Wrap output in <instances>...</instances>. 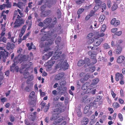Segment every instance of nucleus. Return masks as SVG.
<instances>
[{
  "label": "nucleus",
  "mask_w": 125,
  "mask_h": 125,
  "mask_svg": "<svg viewBox=\"0 0 125 125\" xmlns=\"http://www.w3.org/2000/svg\"><path fill=\"white\" fill-rule=\"evenodd\" d=\"M92 12H93V14H92L90 13L89 15H87L85 17V19L86 20H88L91 16H92L93 15L94 12H93V11H92L91 12V13H92Z\"/></svg>",
  "instance_id": "41"
},
{
  "label": "nucleus",
  "mask_w": 125,
  "mask_h": 125,
  "mask_svg": "<svg viewBox=\"0 0 125 125\" xmlns=\"http://www.w3.org/2000/svg\"><path fill=\"white\" fill-rule=\"evenodd\" d=\"M106 29V25L105 24H103L102 25L101 29L100 30V32L103 33L104 32Z\"/></svg>",
  "instance_id": "37"
},
{
  "label": "nucleus",
  "mask_w": 125,
  "mask_h": 125,
  "mask_svg": "<svg viewBox=\"0 0 125 125\" xmlns=\"http://www.w3.org/2000/svg\"><path fill=\"white\" fill-rule=\"evenodd\" d=\"M93 34L92 33H90L88 34L87 36V38L89 39L91 38L93 36Z\"/></svg>",
  "instance_id": "49"
},
{
  "label": "nucleus",
  "mask_w": 125,
  "mask_h": 125,
  "mask_svg": "<svg viewBox=\"0 0 125 125\" xmlns=\"http://www.w3.org/2000/svg\"><path fill=\"white\" fill-rule=\"evenodd\" d=\"M25 31L24 30H21V29L19 34V37H21Z\"/></svg>",
  "instance_id": "54"
},
{
  "label": "nucleus",
  "mask_w": 125,
  "mask_h": 125,
  "mask_svg": "<svg viewBox=\"0 0 125 125\" xmlns=\"http://www.w3.org/2000/svg\"><path fill=\"white\" fill-rule=\"evenodd\" d=\"M5 28H4L2 31L1 33L0 34V37H3V36L5 35Z\"/></svg>",
  "instance_id": "47"
},
{
  "label": "nucleus",
  "mask_w": 125,
  "mask_h": 125,
  "mask_svg": "<svg viewBox=\"0 0 125 125\" xmlns=\"http://www.w3.org/2000/svg\"><path fill=\"white\" fill-rule=\"evenodd\" d=\"M32 86V85L31 84H30L26 86L24 89V90L26 92H29L31 91V87Z\"/></svg>",
  "instance_id": "25"
},
{
  "label": "nucleus",
  "mask_w": 125,
  "mask_h": 125,
  "mask_svg": "<svg viewBox=\"0 0 125 125\" xmlns=\"http://www.w3.org/2000/svg\"><path fill=\"white\" fill-rule=\"evenodd\" d=\"M52 19L51 18H47L43 21V23L46 25H49L52 22Z\"/></svg>",
  "instance_id": "20"
},
{
  "label": "nucleus",
  "mask_w": 125,
  "mask_h": 125,
  "mask_svg": "<svg viewBox=\"0 0 125 125\" xmlns=\"http://www.w3.org/2000/svg\"><path fill=\"white\" fill-rule=\"evenodd\" d=\"M124 76L121 74L117 73L115 74V79L116 80L118 81L119 79H123Z\"/></svg>",
  "instance_id": "16"
},
{
  "label": "nucleus",
  "mask_w": 125,
  "mask_h": 125,
  "mask_svg": "<svg viewBox=\"0 0 125 125\" xmlns=\"http://www.w3.org/2000/svg\"><path fill=\"white\" fill-rule=\"evenodd\" d=\"M65 56L64 54H62L61 56H60V58L59 60H60V62H59V64L60 65L62 63V62L65 58Z\"/></svg>",
  "instance_id": "26"
},
{
  "label": "nucleus",
  "mask_w": 125,
  "mask_h": 125,
  "mask_svg": "<svg viewBox=\"0 0 125 125\" xmlns=\"http://www.w3.org/2000/svg\"><path fill=\"white\" fill-rule=\"evenodd\" d=\"M10 119L11 122H13L14 120V118L12 115H11L10 116Z\"/></svg>",
  "instance_id": "56"
},
{
  "label": "nucleus",
  "mask_w": 125,
  "mask_h": 125,
  "mask_svg": "<svg viewBox=\"0 0 125 125\" xmlns=\"http://www.w3.org/2000/svg\"><path fill=\"white\" fill-rule=\"evenodd\" d=\"M90 84L88 83H85L82 86V89L83 90H85L87 89L89 87Z\"/></svg>",
  "instance_id": "28"
},
{
  "label": "nucleus",
  "mask_w": 125,
  "mask_h": 125,
  "mask_svg": "<svg viewBox=\"0 0 125 125\" xmlns=\"http://www.w3.org/2000/svg\"><path fill=\"white\" fill-rule=\"evenodd\" d=\"M90 75L89 74L87 73L85 75L84 77V79L85 81L87 80L90 77Z\"/></svg>",
  "instance_id": "48"
},
{
  "label": "nucleus",
  "mask_w": 125,
  "mask_h": 125,
  "mask_svg": "<svg viewBox=\"0 0 125 125\" xmlns=\"http://www.w3.org/2000/svg\"><path fill=\"white\" fill-rule=\"evenodd\" d=\"M99 79L98 78H96L94 79L93 80L91 84V86L93 87L94 85L96 84L99 82Z\"/></svg>",
  "instance_id": "27"
},
{
  "label": "nucleus",
  "mask_w": 125,
  "mask_h": 125,
  "mask_svg": "<svg viewBox=\"0 0 125 125\" xmlns=\"http://www.w3.org/2000/svg\"><path fill=\"white\" fill-rule=\"evenodd\" d=\"M111 24L114 26L116 27L120 24V21L118 20H116L115 18L113 19L111 21Z\"/></svg>",
  "instance_id": "13"
},
{
  "label": "nucleus",
  "mask_w": 125,
  "mask_h": 125,
  "mask_svg": "<svg viewBox=\"0 0 125 125\" xmlns=\"http://www.w3.org/2000/svg\"><path fill=\"white\" fill-rule=\"evenodd\" d=\"M96 91V89H92L89 88L87 90V92L88 93H91L92 94H95Z\"/></svg>",
  "instance_id": "29"
},
{
  "label": "nucleus",
  "mask_w": 125,
  "mask_h": 125,
  "mask_svg": "<svg viewBox=\"0 0 125 125\" xmlns=\"http://www.w3.org/2000/svg\"><path fill=\"white\" fill-rule=\"evenodd\" d=\"M117 8V5L116 4H114L112 7V10L113 11L115 10Z\"/></svg>",
  "instance_id": "43"
},
{
  "label": "nucleus",
  "mask_w": 125,
  "mask_h": 125,
  "mask_svg": "<svg viewBox=\"0 0 125 125\" xmlns=\"http://www.w3.org/2000/svg\"><path fill=\"white\" fill-rule=\"evenodd\" d=\"M103 41V39L102 38H101V39H95L94 43L93 44L96 47L98 46L101 44L102 42Z\"/></svg>",
  "instance_id": "11"
},
{
  "label": "nucleus",
  "mask_w": 125,
  "mask_h": 125,
  "mask_svg": "<svg viewBox=\"0 0 125 125\" xmlns=\"http://www.w3.org/2000/svg\"><path fill=\"white\" fill-rule=\"evenodd\" d=\"M23 75L24 78H27L29 76V73L27 71L25 70L23 73Z\"/></svg>",
  "instance_id": "34"
},
{
  "label": "nucleus",
  "mask_w": 125,
  "mask_h": 125,
  "mask_svg": "<svg viewBox=\"0 0 125 125\" xmlns=\"http://www.w3.org/2000/svg\"><path fill=\"white\" fill-rule=\"evenodd\" d=\"M95 69V67H92L89 68L90 72L91 73L93 72L94 71Z\"/></svg>",
  "instance_id": "50"
},
{
  "label": "nucleus",
  "mask_w": 125,
  "mask_h": 125,
  "mask_svg": "<svg viewBox=\"0 0 125 125\" xmlns=\"http://www.w3.org/2000/svg\"><path fill=\"white\" fill-rule=\"evenodd\" d=\"M112 106L114 108H117L119 107L120 105L118 103L115 102L113 104Z\"/></svg>",
  "instance_id": "35"
},
{
  "label": "nucleus",
  "mask_w": 125,
  "mask_h": 125,
  "mask_svg": "<svg viewBox=\"0 0 125 125\" xmlns=\"http://www.w3.org/2000/svg\"><path fill=\"white\" fill-rule=\"evenodd\" d=\"M35 93L34 91H32L30 94L29 97V98L30 104L32 105H34L36 104V101L34 99Z\"/></svg>",
  "instance_id": "5"
},
{
  "label": "nucleus",
  "mask_w": 125,
  "mask_h": 125,
  "mask_svg": "<svg viewBox=\"0 0 125 125\" xmlns=\"http://www.w3.org/2000/svg\"><path fill=\"white\" fill-rule=\"evenodd\" d=\"M6 3V4H5V7L7 8H10L11 7V5L10 3L9 2Z\"/></svg>",
  "instance_id": "52"
},
{
  "label": "nucleus",
  "mask_w": 125,
  "mask_h": 125,
  "mask_svg": "<svg viewBox=\"0 0 125 125\" xmlns=\"http://www.w3.org/2000/svg\"><path fill=\"white\" fill-rule=\"evenodd\" d=\"M58 65L59 66H60L61 68L62 69L64 70H65L68 69L69 67V64L66 61H65L62 64L59 65L58 64Z\"/></svg>",
  "instance_id": "10"
},
{
  "label": "nucleus",
  "mask_w": 125,
  "mask_h": 125,
  "mask_svg": "<svg viewBox=\"0 0 125 125\" xmlns=\"http://www.w3.org/2000/svg\"><path fill=\"white\" fill-rule=\"evenodd\" d=\"M119 102L121 104H123L124 103V101L123 100L120 98L118 99Z\"/></svg>",
  "instance_id": "64"
},
{
  "label": "nucleus",
  "mask_w": 125,
  "mask_h": 125,
  "mask_svg": "<svg viewBox=\"0 0 125 125\" xmlns=\"http://www.w3.org/2000/svg\"><path fill=\"white\" fill-rule=\"evenodd\" d=\"M63 111V110H62L60 108H58L54 110L52 112L53 115L51 118V120L56 121L59 117L58 113H61Z\"/></svg>",
  "instance_id": "2"
},
{
  "label": "nucleus",
  "mask_w": 125,
  "mask_h": 125,
  "mask_svg": "<svg viewBox=\"0 0 125 125\" xmlns=\"http://www.w3.org/2000/svg\"><path fill=\"white\" fill-rule=\"evenodd\" d=\"M107 4L108 7L109 8H110L111 6V2L110 0H108L107 1Z\"/></svg>",
  "instance_id": "55"
},
{
  "label": "nucleus",
  "mask_w": 125,
  "mask_h": 125,
  "mask_svg": "<svg viewBox=\"0 0 125 125\" xmlns=\"http://www.w3.org/2000/svg\"><path fill=\"white\" fill-rule=\"evenodd\" d=\"M90 105H89L86 106L84 109V113L85 114L88 113L89 114H91V111L90 109Z\"/></svg>",
  "instance_id": "15"
},
{
  "label": "nucleus",
  "mask_w": 125,
  "mask_h": 125,
  "mask_svg": "<svg viewBox=\"0 0 125 125\" xmlns=\"http://www.w3.org/2000/svg\"><path fill=\"white\" fill-rule=\"evenodd\" d=\"M5 7V4L0 5V10H1L4 9Z\"/></svg>",
  "instance_id": "62"
},
{
  "label": "nucleus",
  "mask_w": 125,
  "mask_h": 125,
  "mask_svg": "<svg viewBox=\"0 0 125 125\" xmlns=\"http://www.w3.org/2000/svg\"><path fill=\"white\" fill-rule=\"evenodd\" d=\"M53 54V52H50L49 53L45 54L43 56V59L46 60L48 59Z\"/></svg>",
  "instance_id": "18"
},
{
  "label": "nucleus",
  "mask_w": 125,
  "mask_h": 125,
  "mask_svg": "<svg viewBox=\"0 0 125 125\" xmlns=\"http://www.w3.org/2000/svg\"><path fill=\"white\" fill-rule=\"evenodd\" d=\"M102 12H103V11H104V10H105L106 9V4L105 3H103L102 5Z\"/></svg>",
  "instance_id": "53"
},
{
  "label": "nucleus",
  "mask_w": 125,
  "mask_h": 125,
  "mask_svg": "<svg viewBox=\"0 0 125 125\" xmlns=\"http://www.w3.org/2000/svg\"><path fill=\"white\" fill-rule=\"evenodd\" d=\"M84 0H76V3L77 4L79 5L83 3Z\"/></svg>",
  "instance_id": "42"
},
{
  "label": "nucleus",
  "mask_w": 125,
  "mask_h": 125,
  "mask_svg": "<svg viewBox=\"0 0 125 125\" xmlns=\"http://www.w3.org/2000/svg\"><path fill=\"white\" fill-rule=\"evenodd\" d=\"M29 35V34L28 33H27V34L24 36L22 38V40H24L26 39L27 38Z\"/></svg>",
  "instance_id": "61"
},
{
  "label": "nucleus",
  "mask_w": 125,
  "mask_h": 125,
  "mask_svg": "<svg viewBox=\"0 0 125 125\" xmlns=\"http://www.w3.org/2000/svg\"><path fill=\"white\" fill-rule=\"evenodd\" d=\"M84 9L83 8H81L79 9L78 11L77 14H80L83 11Z\"/></svg>",
  "instance_id": "45"
},
{
  "label": "nucleus",
  "mask_w": 125,
  "mask_h": 125,
  "mask_svg": "<svg viewBox=\"0 0 125 125\" xmlns=\"http://www.w3.org/2000/svg\"><path fill=\"white\" fill-rule=\"evenodd\" d=\"M54 30H52L51 31H49L48 32H46L45 34L43 36L41 39V40L42 41H44L45 40H47L48 41L47 43V45L48 46L51 45L53 41L51 39V37L52 36L51 34V33H54Z\"/></svg>",
  "instance_id": "1"
},
{
  "label": "nucleus",
  "mask_w": 125,
  "mask_h": 125,
  "mask_svg": "<svg viewBox=\"0 0 125 125\" xmlns=\"http://www.w3.org/2000/svg\"><path fill=\"white\" fill-rule=\"evenodd\" d=\"M124 59L125 57L124 56L121 55L118 58L117 62L118 63L120 64L124 61Z\"/></svg>",
  "instance_id": "19"
},
{
  "label": "nucleus",
  "mask_w": 125,
  "mask_h": 125,
  "mask_svg": "<svg viewBox=\"0 0 125 125\" xmlns=\"http://www.w3.org/2000/svg\"><path fill=\"white\" fill-rule=\"evenodd\" d=\"M50 106V104L49 103L48 104L44 107V112H46L48 110Z\"/></svg>",
  "instance_id": "38"
},
{
  "label": "nucleus",
  "mask_w": 125,
  "mask_h": 125,
  "mask_svg": "<svg viewBox=\"0 0 125 125\" xmlns=\"http://www.w3.org/2000/svg\"><path fill=\"white\" fill-rule=\"evenodd\" d=\"M105 18V16L103 15H100L99 19V22H101L104 21Z\"/></svg>",
  "instance_id": "33"
},
{
  "label": "nucleus",
  "mask_w": 125,
  "mask_h": 125,
  "mask_svg": "<svg viewBox=\"0 0 125 125\" xmlns=\"http://www.w3.org/2000/svg\"><path fill=\"white\" fill-rule=\"evenodd\" d=\"M122 42V41L121 40H118L116 41V45L117 46V48L116 49L115 52L117 54H120L122 52V48L120 46Z\"/></svg>",
  "instance_id": "6"
},
{
  "label": "nucleus",
  "mask_w": 125,
  "mask_h": 125,
  "mask_svg": "<svg viewBox=\"0 0 125 125\" xmlns=\"http://www.w3.org/2000/svg\"><path fill=\"white\" fill-rule=\"evenodd\" d=\"M103 47L105 49H107L110 48V46L106 43H105L103 44Z\"/></svg>",
  "instance_id": "39"
},
{
  "label": "nucleus",
  "mask_w": 125,
  "mask_h": 125,
  "mask_svg": "<svg viewBox=\"0 0 125 125\" xmlns=\"http://www.w3.org/2000/svg\"><path fill=\"white\" fill-rule=\"evenodd\" d=\"M13 62H14L11 66L10 67V71L11 72H14L15 71V66L16 63V61L15 60V59L13 60Z\"/></svg>",
  "instance_id": "23"
},
{
  "label": "nucleus",
  "mask_w": 125,
  "mask_h": 125,
  "mask_svg": "<svg viewBox=\"0 0 125 125\" xmlns=\"http://www.w3.org/2000/svg\"><path fill=\"white\" fill-rule=\"evenodd\" d=\"M57 22V19L56 17H54L53 19L52 24L53 26Z\"/></svg>",
  "instance_id": "44"
},
{
  "label": "nucleus",
  "mask_w": 125,
  "mask_h": 125,
  "mask_svg": "<svg viewBox=\"0 0 125 125\" xmlns=\"http://www.w3.org/2000/svg\"><path fill=\"white\" fill-rule=\"evenodd\" d=\"M7 40V39L4 37H0V42H3L4 43H6Z\"/></svg>",
  "instance_id": "31"
},
{
  "label": "nucleus",
  "mask_w": 125,
  "mask_h": 125,
  "mask_svg": "<svg viewBox=\"0 0 125 125\" xmlns=\"http://www.w3.org/2000/svg\"><path fill=\"white\" fill-rule=\"evenodd\" d=\"M14 46V45L12 43L10 44V43H7L6 46V48L8 50L13 49Z\"/></svg>",
  "instance_id": "22"
},
{
  "label": "nucleus",
  "mask_w": 125,
  "mask_h": 125,
  "mask_svg": "<svg viewBox=\"0 0 125 125\" xmlns=\"http://www.w3.org/2000/svg\"><path fill=\"white\" fill-rule=\"evenodd\" d=\"M88 119L87 118L84 117L82 120L81 124V125H86L88 122Z\"/></svg>",
  "instance_id": "21"
},
{
  "label": "nucleus",
  "mask_w": 125,
  "mask_h": 125,
  "mask_svg": "<svg viewBox=\"0 0 125 125\" xmlns=\"http://www.w3.org/2000/svg\"><path fill=\"white\" fill-rule=\"evenodd\" d=\"M85 64L84 61L83 60H79L78 62V65L79 66H83Z\"/></svg>",
  "instance_id": "30"
},
{
  "label": "nucleus",
  "mask_w": 125,
  "mask_h": 125,
  "mask_svg": "<svg viewBox=\"0 0 125 125\" xmlns=\"http://www.w3.org/2000/svg\"><path fill=\"white\" fill-rule=\"evenodd\" d=\"M61 40V38L60 37H58L55 40V43L56 44H57V46H58V47L59 46H58V44L60 42Z\"/></svg>",
  "instance_id": "36"
},
{
  "label": "nucleus",
  "mask_w": 125,
  "mask_h": 125,
  "mask_svg": "<svg viewBox=\"0 0 125 125\" xmlns=\"http://www.w3.org/2000/svg\"><path fill=\"white\" fill-rule=\"evenodd\" d=\"M99 5H96L94 7V10H97L99 9Z\"/></svg>",
  "instance_id": "58"
},
{
  "label": "nucleus",
  "mask_w": 125,
  "mask_h": 125,
  "mask_svg": "<svg viewBox=\"0 0 125 125\" xmlns=\"http://www.w3.org/2000/svg\"><path fill=\"white\" fill-rule=\"evenodd\" d=\"M83 60L85 62V64L84 65V67H86L89 65V64L90 62V59L88 58H85Z\"/></svg>",
  "instance_id": "24"
},
{
  "label": "nucleus",
  "mask_w": 125,
  "mask_h": 125,
  "mask_svg": "<svg viewBox=\"0 0 125 125\" xmlns=\"http://www.w3.org/2000/svg\"><path fill=\"white\" fill-rule=\"evenodd\" d=\"M118 116L119 118L120 119V120L121 121H123V118L122 115L121 114H119L118 115Z\"/></svg>",
  "instance_id": "57"
},
{
  "label": "nucleus",
  "mask_w": 125,
  "mask_h": 125,
  "mask_svg": "<svg viewBox=\"0 0 125 125\" xmlns=\"http://www.w3.org/2000/svg\"><path fill=\"white\" fill-rule=\"evenodd\" d=\"M29 57L28 55H24L23 56L18 55L17 57H15V59L16 60V63H21L23 62L27 61Z\"/></svg>",
  "instance_id": "3"
},
{
  "label": "nucleus",
  "mask_w": 125,
  "mask_h": 125,
  "mask_svg": "<svg viewBox=\"0 0 125 125\" xmlns=\"http://www.w3.org/2000/svg\"><path fill=\"white\" fill-rule=\"evenodd\" d=\"M64 74V73H63L57 74L55 77V79L57 80H60L63 77Z\"/></svg>",
  "instance_id": "17"
},
{
  "label": "nucleus",
  "mask_w": 125,
  "mask_h": 125,
  "mask_svg": "<svg viewBox=\"0 0 125 125\" xmlns=\"http://www.w3.org/2000/svg\"><path fill=\"white\" fill-rule=\"evenodd\" d=\"M52 30H54V33H51V34L52 36H53L54 37H55L57 36V34H60L62 32V30L61 29V27L60 25H59L56 28L54 29H51L49 31H51Z\"/></svg>",
  "instance_id": "7"
},
{
  "label": "nucleus",
  "mask_w": 125,
  "mask_h": 125,
  "mask_svg": "<svg viewBox=\"0 0 125 125\" xmlns=\"http://www.w3.org/2000/svg\"><path fill=\"white\" fill-rule=\"evenodd\" d=\"M122 32L121 31H119L117 32H116L115 33V35H117L119 36L120 35L122 34Z\"/></svg>",
  "instance_id": "63"
},
{
  "label": "nucleus",
  "mask_w": 125,
  "mask_h": 125,
  "mask_svg": "<svg viewBox=\"0 0 125 125\" xmlns=\"http://www.w3.org/2000/svg\"><path fill=\"white\" fill-rule=\"evenodd\" d=\"M55 62L54 61H53L52 60L48 61V63L49 64L48 66V67L49 68V67H51L54 63Z\"/></svg>",
  "instance_id": "32"
},
{
  "label": "nucleus",
  "mask_w": 125,
  "mask_h": 125,
  "mask_svg": "<svg viewBox=\"0 0 125 125\" xmlns=\"http://www.w3.org/2000/svg\"><path fill=\"white\" fill-rule=\"evenodd\" d=\"M57 13L58 15V18H60L61 17V12L59 9H58L57 10Z\"/></svg>",
  "instance_id": "51"
},
{
  "label": "nucleus",
  "mask_w": 125,
  "mask_h": 125,
  "mask_svg": "<svg viewBox=\"0 0 125 125\" xmlns=\"http://www.w3.org/2000/svg\"><path fill=\"white\" fill-rule=\"evenodd\" d=\"M56 0H48L47 1V7L50 8L52 6L54 5L56 3Z\"/></svg>",
  "instance_id": "12"
},
{
  "label": "nucleus",
  "mask_w": 125,
  "mask_h": 125,
  "mask_svg": "<svg viewBox=\"0 0 125 125\" xmlns=\"http://www.w3.org/2000/svg\"><path fill=\"white\" fill-rule=\"evenodd\" d=\"M63 118L62 117L61 118H59L57 119L56 121H55V123H59L61 122L63 120Z\"/></svg>",
  "instance_id": "46"
},
{
  "label": "nucleus",
  "mask_w": 125,
  "mask_h": 125,
  "mask_svg": "<svg viewBox=\"0 0 125 125\" xmlns=\"http://www.w3.org/2000/svg\"><path fill=\"white\" fill-rule=\"evenodd\" d=\"M8 52L5 51H1L0 52V59H2V61L4 62L6 61V59L8 55Z\"/></svg>",
  "instance_id": "8"
},
{
  "label": "nucleus",
  "mask_w": 125,
  "mask_h": 125,
  "mask_svg": "<svg viewBox=\"0 0 125 125\" xmlns=\"http://www.w3.org/2000/svg\"><path fill=\"white\" fill-rule=\"evenodd\" d=\"M14 37H12L11 38V41L13 42L14 43H15L17 41V40L16 39H15V40H14Z\"/></svg>",
  "instance_id": "59"
},
{
  "label": "nucleus",
  "mask_w": 125,
  "mask_h": 125,
  "mask_svg": "<svg viewBox=\"0 0 125 125\" xmlns=\"http://www.w3.org/2000/svg\"><path fill=\"white\" fill-rule=\"evenodd\" d=\"M51 11L50 10H48L45 11H42L41 13V16L43 17H46L50 14Z\"/></svg>",
  "instance_id": "14"
},
{
  "label": "nucleus",
  "mask_w": 125,
  "mask_h": 125,
  "mask_svg": "<svg viewBox=\"0 0 125 125\" xmlns=\"http://www.w3.org/2000/svg\"><path fill=\"white\" fill-rule=\"evenodd\" d=\"M54 50L55 52L54 54L53 57L52 59L56 60L60 58V56L62 52L61 51H60V49H59L58 46L55 47Z\"/></svg>",
  "instance_id": "4"
},
{
  "label": "nucleus",
  "mask_w": 125,
  "mask_h": 125,
  "mask_svg": "<svg viewBox=\"0 0 125 125\" xmlns=\"http://www.w3.org/2000/svg\"><path fill=\"white\" fill-rule=\"evenodd\" d=\"M23 3L22 2H19L18 3V6L19 8L22 9L23 7Z\"/></svg>",
  "instance_id": "40"
},
{
  "label": "nucleus",
  "mask_w": 125,
  "mask_h": 125,
  "mask_svg": "<svg viewBox=\"0 0 125 125\" xmlns=\"http://www.w3.org/2000/svg\"><path fill=\"white\" fill-rule=\"evenodd\" d=\"M24 20L22 19H16L14 23L15 25L14 27L15 28L19 27L21 26L22 24H24Z\"/></svg>",
  "instance_id": "9"
},
{
  "label": "nucleus",
  "mask_w": 125,
  "mask_h": 125,
  "mask_svg": "<svg viewBox=\"0 0 125 125\" xmlns=\"http://www.w3.org/2000/svg\"><path fill=\"white\" fill-rule=\"evenodd\" d=\"M60 85L62 86H64L66 84V82L65 81H63L60 83Z\"/></svg>",
  "instance_id": "60"
}]
</instances>
